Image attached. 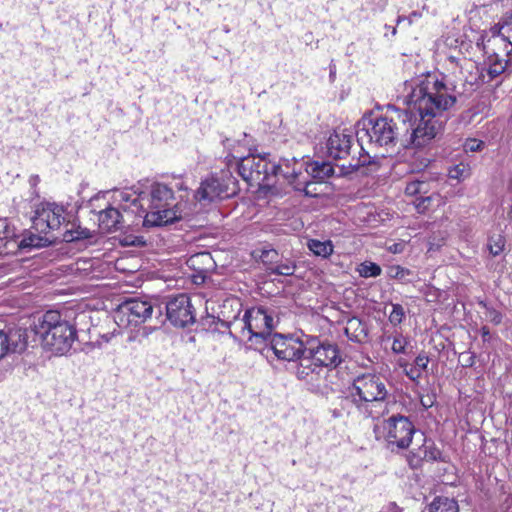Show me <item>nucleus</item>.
Returning <instances> with one entry per match:
<instances>
[{"instance_id": "20", "label": "nucleus", "mask_w": 512, "mask_h": 512, "mask_svg": "<svg viewBox=\"0 0 512 512\" xmlns=\"http://www.w3.org/2000/svg\"><path fill=\"white\" fill-rule=\"evenodd\" d=\"M112 199L115 204H118L119 210L126 211L131 208L134 213L141 210L140 203L135 204L133 201L139 199V193L132 189H114Z\"/></svg>"}, {"instance_id": "18", "label": "nucleus", "mask_w": 512, "mask_h": 512, "mask_svg": "<svg viewBox=\"0 0 512 512\" xmlns=\"http://www.w3.org/2000/svg\"><path fill=\"white\" fill-rule=\"evenodd\" d=\"M305 168V161L295 157L282 158L278 164L271 165L272 179L281 175L289 184H294Z\"/></svg>"}, {"instance_id": "47", "label": "nucleus", "mask_w": 512, "mask_h": 512, "mask_svg": "<svg viewBox=\"0 0 512 512\" xmlns=\"http://www.w3.org/2000/svg\"><path fill=\"white\" fill-rule=\"evenodd\" d=\"M8 353L6 333L0 331V359Z\"/></svg>"}, {"instance_id": "24", "label": "nucleus", "mask_w": 512, "mask_h": 512, "mask_svg": "<svg viewBox=\"0 0 512 512\" xmlns=\"http://www.w3.org/2000/svg\"><path fill=\"white\" fill-rule=\"evenodd\" d=\"M305 171L311 175L314 179L323 181L333 174V168L329 163L326 162H308L305 161Z\"/></svg>"}, {"instance_id": "44", "label": "nucleus", "mask_w": 512, "mask_h": 512, "mask_svg": "<svg viewBox=\"0 0 512 512\" xmlns=\"http://www.w3.org/2000/svg\"><path fill=\"white\" fill-rule=\"evenodd\" d=\"M406 376L412 381H417L421 377V371L417 367H405L404 369Z\"/></svg>"}, {"instance_id": "15", "label": "nucleus", "mask_w": 512, "mask_h": 512, "mask_svg": "<svg viewBox=\"0 0 512 512\" xmlns=\"http://www.w3.org/2000/svg\"><path fill=\"white\" fill-rule=\"evenodd\" d=\"M422 444L413 448L407 456L411 468H419L424 461H444L442 452L436 447L432 439L423 438Z\"/></svg>"}, {"instance_id": "55", "label": "nucleus", "mask_w": 512, "mask_h": 512, "mask_svg": "<svg viewBox=\"0 0 512 512\" xmlns=\"http://www.w3.org/2000/svg\"><path fill=\"white\" fill-rule=\"evenodd\" d=\"M449 60H450L451 62H454V61H455V57H450V58H449Z\"/></svg>"}, {"instance_id": "29", "label": "nucleus", "mask_w": 512, "mask_h": 512, "mask_svg": "<svg viewBox=\"0 0 512 512\" xmlns=\"http://www.w3.org/2000/svg\"><path fill=\"white\" fill-rule=\"evenodd\" d=\"M296 270V264L292 259L286 258L284 260H280L274 266L268 267V271L271 274L282 275V276H291L294 274Z\"/></svg>"}, {"instance_id": "27", "label": "nucleus", "mask_w": 512, "mask_h": 512, "mask_svg": "<svg viewBox=\"0 0 512 512\" xmlns=\"http://www.w3.org/2000/svg\"><path fill=\"white\" fill-rule=\"evenodd\" d=\"M309 250L315 255L322 258H327L333 253V244L330 240L320 241L317 239H310L307 243Z\"/></svg>"}, {"instance_id": "21", "label": "nucleus", "mask_w": 512, "mask_h": 512, "mask_svg": "<svg viewBox=\"0 0 512 512\" xmlns=\"http://www.w3.org/2000/svg\"><path fill=\"white\" fill-rule=\"evenodd\" d=\"M346 336L354 342L361 343L367 337V327L358 317H350L344 328Z\"/></svg>"}, {"instance_id": "48", "label": "nucleus", "mask_w": 512, "mask_h": 512, "mask_svg": "<svg viewBox=\"0 0 512 512\" xmlns=\"http://www.w3.org/2000/svg\"><path fill=\"white\" fill-rule=\"evenodd\" d=\"M379 512H401V509L395 503H389L383 507Z\"/></svg>"}, {"instance_id": "34", "label": "nucleus", "mask_w": 512, "mask_h": 512, "mask_svg": "<svg viewBox=\"0 0 512 512\" xmlns=\"http://www.w3.org/2000/svg\"><path fill=\"white\" fill-rule=\"evenodd\" d=\"M92 237V233L87 228L79 227L76 230H66L63 234V239L67 242L88 239Z\"/></svg>"}, {"instance_id": "36", "label": "nucleus", "mask_w": 512, "mask_h": 512, "mask_svg": "<svg viewBox=\"0 0 512 512\" xmlns=\"http://www.w3.org/2000/svg\"><path fill=\"white\" fill-rule=\"evenodd\" d=\"M259 259L261 262L268 267L274 266L279 262V254L273 248L260 250Z\"/></svg>"}, {"instance_id": "9", "label": "nucleus", "mask_w": 512, "mask_h": 512, "mask_svg": "<svg viewBox=\"0 0 512 512\" xmlns=\"http://www.w3.org/2000/svg\"><path fill=\"white\" fill-rule=\"evenodd\" d=\"M243 332L247 330L248 340L258 349L272 336L274 319L263 307H253L245 311L241 320Z\"/></svg>"}, {"instance_id": "28", "label": "nucleus", "mask_w": 512, "mask_h": 512, "mask_svg": "<svg viewBox=\"0 0 512 512\" xmlns=\"http://www.w3.org/2000/svg\"><path fill=\"white\" fill-rule=\"evenodd\" d=\"M188 264L199 271H207L212 267L213 259L209 252H201L192 255L188 259Z\"/></svg>"}, {"instance_id": "45", "label": "nucleus", "mask_w": 512, "mask_h": 512, "mask_svg": "<svg viewBox=\"0 0 512 512\" xmlns=\"http://www.w3.org/2000/svg\"><path fill=\"white\" fill-rule=\"evenodd\" d=\"M465 167L462 165H456L449 171V176L454 179H461L464 175Z\"/></svg>"}, {"instance_id": "46", "label": "nucleus", "mask_w": 512, "mask_h": 512, "mask_svg": "<svg viewBox=\"0 0 512 512\" xmlns=\"http://www.w3.org/2000/svg\"><path fill=\"white\" fill-rule=\"evenodd\" d=\"M391 271H394V274L392 275V277L398 278V279H404L406 276H408L410 274V270H408L404 267H401V266H396V267L392 268Z\"/></svg>"}, {"instance_id": "39", "label": "nucleus", "mask_w": 512, "mask_h": 512, "mask_svg": "<svg viewBox=\"0 0 512 512\" xmlns=\"http://www.w3.org/2000/svg\"><path fill=\"white\" fill-rule=\"evenodd\" d=\"M484 146V142L477 139H467L464 144L466 152H477L480 151Z\"/></svg>"}, {"instance_id": "11", "label": "nucleus", "mask_w": 512, "mask_h": 512, "mask_svg": "<svg viewBox=\"0 0 512 512\" xmlns=\"http://www.w3.org/2000/svg\"><path fill=\"white\" fill-rule=\"evenodd\" d=\"M259 349L273 352L279 360L296 361L305 355V340L275 333Z\"/></svg>"}, {"instance_id": "25", "label": "nucleus", "mask_w": 512, "mask_h": 512, "mask_svg": "<svg viewBox=\"0 0 512 512\" xmlns=\"http://www.w3.org/2000/svg\"><path fill=\"white\" fill-rule=\"evenodd\" d=\"M16 238L15 227L10 223L8 218L0 217V255L3 254V249L13 242Z\"/></svg>"}, {"instance_id": "19", "label": "nucleus", "mask_w": 512, "mask_h": 512, "mask_svg": "<svg viewBox=\"0 0 512 512\" xmlns=\"http://www.w3.org/2000/svg\"><path fill=\"white\" fill-rule=\"evenodd\" d=\"M122 214L119 208L109 206L98 214L99 227L106 232L119 230L122 227Z\"/></svg>"}, {"instance_id": "40", "label": "nucleus", "mask_w": 512, "mask_h": 512, "mask_svg": "<svg viewBox=\"0 0 512 512\" xmlns=\"http://www.w3.org/2000/svg\"><path fill=\"white\" fill-rule=\"evenodd\" d=\"M483 343L493 345L494 341L498 340V336L492 335L487 326H482L480 329Z\"/></svg>"}, {"instance_id": "3", "label": "nucleus", "mask_w": 512, "mask_h": 512, "mask_svg": "<svg viewBox=\"0 0 512 512\" xmlns=\"http://www.w3.org/2000/svg\"><path fill=\"white\" fill-rule=\"evenodd\" d=\"M388 397L384 379L378 374L364 373L353 380L341 405L352 418L376 420L387 412Z\"/></svg>"}, {"instance_id": "7", "label": "nucleus", "mask_w": 512, "mask_h": 512, "mask_svg": "<svg viewBox=\"0 0 512 512\" xmlns=\"http://www.w3.org/2000/svg\"><path fill=\"white\" fill-rule=\"evenodd\" d=\"M255 142L244 134L243 140L237 142L233 157L239 159L238 173L246 182L263 186L272 184L271 165L265 158L255 156Z\"/></svg>"}, {"instance_id": "8", "label": "nucleus", "mask_w": 512, "mask_h": 512, "mask_svg": "<svg viewBox=\"0 0 512 512\" xmlns=\"http://www.w3.org/2000/svg\"><path fill=\"white\" fill-rule=\"evenodd\" d=\"M377 439H383L392 452L407 449L416 433L415 426L408 417L393 414L374 425Z\"/></svg>"}, {"instance_id": "43", "label": "nucleus", "mask_w": 512, "mask_h": 512, "mask_svg": "<svg viewBox=\"0 0 512 512\" xmlns=\"http://www.w3.org/2000/svg\"><path fill=\"white\" fill-rule=\"evenodd\" d=\"M415 367L419 368L420 371L422 370H425L428 366V363H429V358L428 356L425 354V353H420L416 358H415Z\"/></svg>"}, {"instance_id": "5", "label": "nucleus", "mask_w": 512, "mask_h": 512, "mask_svg": "<svg viewBox=\"0 0 512 512\" xmlns=\"http://www.w3.org/2000/svg\"><path fill=\"white\" fill-rule=\"evenodd\" d=\"M35 333L41 337L45 349L60 356L67 354L77 340L75 326L55 310L47 311L42 316L35 326Z\"/></svg>"}, {"instance_id": "12", "label": "nucleus", "mask_w": 512, "mask_h": 512, "mask_svg": "<svg viewBox=\"0 0 512 512\" xmlns=\"http://www.w3.org/2000/svg\"><path fill=\"white\" fill-rule=\"evenodd\" d=\"M230 184L234 185L231 175L223 174L221 177L211 175L201 182L194 193V198L202 204H209L217 199L228 197L235 192L234 189L229 192Z\"/></svg>"}, {"instance_id": "17", "label": "nucleus", "mask_w": 512, "mask_h": 512, "mask_svg": "<svg viewBox=\"0 0 512 512\" xmlns=\"http://www.w3.org/2000/svg\"><path fill=\"white\" fill-rule=\"evenodd\" d=\"M491 37L483 45V50L488 53L490 46L504 45L506 56L512 53V14L507 17L500 27H493L490 30Z\"/></svg>"}, {"instance_id": "51", "label": "nucleus", "mask_w": 512, "mask_h": 512, "mask_svg": "<svg viewBox=\"0 0 512 512\" xmlns=\"http://www.w3.org/2000/svg\"><path fill=\"white\" fill-rule=\"evenodd\" d=\"M175 187L179 190V191H186L187 188L184 186V184L181 182V183H176Z\"/></svg>"}, {"instance_id": "23", "label": "nucleus", "mask_w": 512, "mask_h": 512, "mask_svg": "<svg viewBox=\"0 0 512 512\" xmlns=\"http://www.w3.org/2000/svg\"><path fill=\"white\" fill-rule=\"evenodd\" d=\"M7 337L8 352L21 353L27 347V332L23 329L10 330Z\"/></svg>"}, {"instance_id": "16", "label": "nucleus", "mask_w": 512, "mask_h": 512, "mask_svg": "<svg viewBox=\"0 0 512 512\" xmlns=\"http://www.w3.org/2000/svg\"><path fill=\"white\" fill-rule=\"evenodd\" d=\"M353 137L345 131L335 130L327 140V152L333 159H346L351 155Z\"/></svg>"}, {"instance_id": "22", "label": "nucleus", "mask_w": 512, "mask_h": 512, "mask_svg": "<svg viewBox=\"0 0 512 512\" xmlns=\"http://www.w3.org/2000/svg\"><path fill=\"white\" fill-rule=\"evenodd\" d=\"M298 360L300 363L297 367L296 375L300 380H314V375H319L322 371L308 354L302 355Z\"/></svg>"}, {"instance_id": "53", "label": "nucleus", "mask_w": 512, "mask_h": 512, "mask_svg": "<svg viewBox=\"0 0 512 512\" xmlns=\"http://www.w3.org/2000/svg\"><path fill=\"white\" fill-rule=\"evenodd\" d=\"M422 403H423V406H425V407H429V406H430V405L428 404V401H425V403H424V402H422Z\"/></svg>"}, {"instance_id": "14", "label": "nucleus", "mask_w": 512, "mask_h": 512, "mask_svg": "<svg viewBox=\"0 0 512 512\" xmlns=\"http://www.w3.org/2000/svg\"><path fill=\"white\" fill-rule=\"evenodd\" d=\"M166 315L176 327H186L193 324L196 319L191 300L186 294H179L168 301Z\"/></svg>"}, {"instance_id": "32", "label": "nucleus", "mask_w": 512, "mask_h": 512, "mask_svg": "<svg viewBox=\"0 0 512 512\" xmlns=\"http://www.w3.org/2000/svg\"><path fill=\"white\" fill-rule=\"evenodd\" d=\"M505 242H506V240L502 235H500V234L492 235L489 238L488 244H487V248H488L490 254L492 256L500 255L504 250Z\"/></svg>"}, {"instance_id": "1", "label": "nucleus", "mask_w": 512, "mask_h": 512, "mask_svg": "<svg viewBox=\"0 0 512 512\" xmlns=\"http://www.w3.org/2000/svg\"><path fill=\"white\" fill-rule=\"evenodd\" d=\"M405 85L411 89L404 102L415 125L410 134V141L414 147H423L428 144L439 132L442 121L439 119L444 112L453 108L457 102L456 87L428 74L406 81Z\"/></svg>"}, {"instance_id": "37", "label": "nucleus", "mask_w": 512, "mask_h": 512, "mask_svg": "<svg viewBox=\"0 0 512 512\" xmlns=\"http://www.w3.org/2000/svg\"><path fill=\"white\" fill-rule=\"evenodd\" d=\"M391 308L388 319L393 326H397L404 320L405 310L403 306L398 303H391Z\"/></svg>"}, {"instance_id": "42", "label": "nucleus", "mask_w": 512, "mask_h": 512, "mask_svg": "<svg viewBox=\"0 0 512 512\" xmlns=\"http://www.w3.org/2000/svg\"><path fill=\"white\" fill-rule=\"evenodd\" d=\"M460 361L463 367H472L475 363V354L472 352H464L460 355Z\"/></svg>"}, {"instance_id": "4", "label": "nucleus", "mask_w": 512, "mask_h": 512, "mask_svg": "<svg viewBox=\"0 0 512 512\" xmlns=\"http://www.w3.org/2000/svg\"><path fill=\"white\" fill-rule=\"evenodd\" d=\"M175 197L172 188L154 182L149 187V192H140L139 199L133 200L140 203L141 210L146 214L144 224L146 226H161L173 223L181 219L185 213L180 203H174Z\"/></svg>"}, {"instance_id": "50", "label": "nucleus", "mask_w": 512, "mask_h": 512, "mask_svg": "<svg viewBox=\"0 0 512 512\" xmlns=\"http://www.w3.org/2000/svg\"><path fill=\"white\" fill-rule=\"evenodd\" d=\"M40 181L39 179V176L38 175H32L29 179V182L31 185L35 186L37 185V183Z\"/></svg>"}, {"instance_id": "2", "label": "nucleus", "mask_w": 512, "mask_h": 512, "mask_svg": "<svg viewBox=\"0 0 512 512\" xmlns=\"http://www.w3.org/2000/svg\"><path fill=\"white\" fill-rule=\"evenodd\" d=\"M416 121H413L410 113L397 107H389L385 116L375 118H363L356 126L357 146L360 148L359 157L352 156L347 168L357 171L360 167L373 163L368 148H394L400 138H404V146L414 144L410 141V134Z\"/></svg>"}, {"instance_id": "38", "label": "nucleus", "mask_w": 512, "mask_h": 512, "mask_svg": "<svg viewBox=\"0 0 512 512\" xmlns=\"http://www.w3.org/2000/svg\"><path fill=\"white\" fill-rule=\"evenodd\" d=\"M407 344L408 340L404 336L398 335L393 340L392 351L396 354L405 353V348Z\"/></svg>"}, {"instance_id": "30", "label": "nucleus", "mask_w": 512, "mask_h": 512, "mask_svg": "<svg viewBox=\"0 0 512 512\" xmlns=\"http://www.w3.org/2000/svg\"><path fill=\"white\" fill-rule=\"evenodd\" d=\"M494 47L495 46H490V49L488 50V53L492 51L493 55L495 56V60L489 65L487 69L489 80H492L501 75L505 71L508 63V60L503 61L499 59V54L494 51Z\"/></svg>"}, {"instance_id": "13", "label": "nucleus", "mask_w": 512, "mask_h": 512, "mask_svg": "<svg viewBox=\"0 0 512 512\" xmlns=\"http://www.w3.org/2000/svg\"><path fill=\"white\" fill-rule=\"evenodd\" d=\"M305 354H308L322 370L324 367H336L341 362L337 345L321 342L316 337L306 336Z\"/></svg>"}, {"instance_id": "33", "label": "nucleus", "mask_w": 512, "mask_h": 512, "mask_svg": "<svg viewBox=\"0 0 512 512\" xmlns=\"http://www.w3.org/2000/svg\"><path fill=\"white\" fill-rule=\"evenodd\" d=\"M478 304L484 309V316L487 321L494 325H499L502 322L503 315L501 312L488 305L484 301H480Z\"/></svg>"}, {"instance_id": "54", "label": "nucleus", "mask_w": 512, "mask_h": 512, "mask_svg": "<svg viewBox=\"0 0 512 512\" xmlns=\"http://www.w3.org/2000/svg\"><path fill=\"white\" fill-rule=\"evenodd\" d=\"M403 19H404V18H402V17H398V19H397V23H400Z\"/></svg>"}, {"instance_id": "10", "label": "nucleus", "mask_w": 512, "mask_h": 512, "mask_svg": "<svg viewBox=\"0 0 512 512\" xmlns=\"http://www.w3.org/2000/svg\"><path fill=\"white\" fill-rule=\"evenodd\" d=\"M153 311L150 301L131 298L119 305L115 321L120 327H136L151 319Z\"/></svg>"}, {"instance_id": "49", "label": "nucleus", "mask_w": 512, "mask_h": 512, "mask_svg": "<svg viewBox=\"0 0 512 512\" xmlns=\"http://www.w3.org/2000/svg\"><path fill=\"white\" fill-rule=\"evenodd\" d=\"M155 330V327H143L142 329V336L148 337L153 331Z\"/></svg>"}, {"instance_id": "31", "label": "nucleus", "mask_w": 512, "mask_h": 512, "mask_svg": "<svg viewBox=\"0 0 512 512\" xmlns=\"http://www.w3.org/2000/svg\"><path fill=\"white\" fill-rule=\"evenodd\" d=\"M419 182L421 183V186H420V188H421L420 195L421 196L416 198L414 204H415L417 211L422 213L428 208L432 198H431V196H424L429 191V189H428L429 183L424 180H419Z\"/></svg>"}, {"instance_id": "41", "label": "nucleus", "mask_w": 512, "mask_h": 512, "mask_svg": "<svg viewBox=\"0 0 512 512\" xmlns=\"http://www.w3.org/2000/svg\"><path fill=\"white\" fill-rule=\"evenodd\" d=\"M421 186V183L419 182V180H413L409 183H407L406 185V188H405V193L409 196H415V195H418L420 194V188Z\"/></svg>"}, {"instance_id": "26", "label": "nucleus", "mask_w": 512, "mask_h": 512, "mask_svg": "<svg viewBox=\"0 0 512 512\" xmlns=\"http://www.w3.org/2000/svg\"><path fill=\"white\" fill-rule=\"evenodd\" d=\"M429 512H459V506L454 499L436 497L429 505Z\"/></svg>"}, {"instance_id": "6", "label": "nucleus", "mask_w": 512, "mask_h": 512, "mask_svg": "<svg viewBox=\"0 0 512 512\" xmlns=\"http://www.w3.org/2000/svg\"><path fill=\"white\" fill-rule=\"evenodd\" d=\"M67 217L68 214L63 205L51 202L40 203L35 209L32 222L35 231L44 236L29 237V242H26L25 246L40 247L56 241L62 226H67L69 222Z\"/></svg>"}, {"instance_id": "52", "label": "nucleus", "mask_w": 512, "mask_h": 512, "mask_svg": "<svg viewBox=\"0 0 512 512\" xmlns=\"http://www.w3.org/2000/svg\"><path fill=\"white\" fill-rule=\"evenodd\" d=\"M422 403H423V406H425V407H429V406H430V405L428 404V401H425V403H424V402H422Z\"/></svg>"}, {"instance_id": "35", "label": "nucleus", "mask_w": 512, "mask_h": 512, "mask_svg": "<svg viewBox=\"0 0 512 512\" xmlns=\"http://www.w3.org/2000/svg\"><path fill=\"white\" fill-rule=\"evenodd\" d=\"M358 272L364 278L377 277L381 274V267L373 262H363L360 264Z\"/></svg>"}]
</instances>
